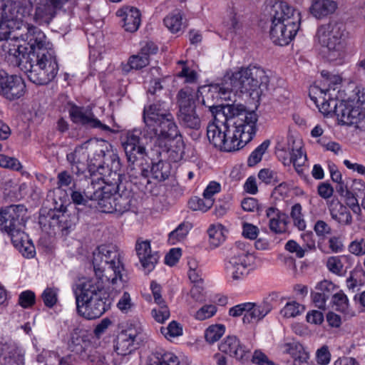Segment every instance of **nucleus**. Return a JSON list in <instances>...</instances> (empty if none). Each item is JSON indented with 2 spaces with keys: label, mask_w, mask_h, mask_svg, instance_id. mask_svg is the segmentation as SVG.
I'll use <instances>...</instances> for the list:
<instances>
[{
  "label": "nucleus",
  "mask_w": 365,
  "mask_h": 365,
  "mask_svg": "<svg viewBox=\"0 0 365 365\" xmlns=\"http://www.w3.org/2000/svg\"><path fill=\"white\" fill-rule=\"evenodd\" d=\"M159 67H153L150 74L153 77L148 88L150 105L143 110L145 127L143 131L134 130L128 133L123 147L129 163L128 169H135L134 163L145 154V145L152 140L163 151L169 150L168 143L179 135V130L173 115L166 109L168 98L161 85Z\"/></svg>",
  "instance_id": "nucleus-1"
},
{
  "label": "nucleus",
  "mask_w": 365,
  "mask_h": 365,
  "mask_svg": "<svg viewBox=\"0 0 365 365\" xmlns=\"http://www.w3.org/2000/svg\"><path fill=\"white\" fill-rule=\"evenodd\" d=\"M92 263L96 277L80 282L75 289L77 312L88 320L101 317L110 307L112 300L105 287L102 274L106 266L113 272L114 277L110 279L113 284L118 280L125 282L122 274L124 267L121 254L115 246L98 247L93 253Z\"/></svg>",
  "instance_id": "nucleus-2"
},
{
  "label": "nucleus",
  "mask_w": 365,
  "mask_h": 365,
  "mask_svg": "<svg viewBox=\"0 0 365 365\" xmlns=\"http://www.w3.org/2000/svg\"><path fill=\"white\" fill-rule=\"evenodd\" d=\"M20 38L29 46L14 45L8 50L9 57L15 64L25 69L28 78L36 85H46L56 76L58 65L54 50L46 41L44 33L38 27L24 26Z\"/></svg>",
  "instance_id": "nucleus-3"
},
{
  "label": "nucleus",
  "mask_w": 365,
  "mask_h": 365,
  "mask_svg": "<svg viewBox=\"0 0 365 365\" xmlns=\"http://www.w3.org/2000/svg\"><path fill=\"white\" fill-rule=\"evenodd\" d=\"M88 157V168L90 173L98 172L100 179L106 184L119 180L121 163L117 151L105 140H89L86 141ZM99 180V178H98Z\"/></svg>",
  "instance_id": "nucleus-4"
},
{
  "label": "nucleus",
  "mask_w": 365,
  "mask_h": 365,
  "mask_svg": "<svg viewBox=\"0 0 365 365\" xmlns=\"http://www.w3.org/2000/svg\"><path fill=\"white\" fill-rule=\"evenodd\" d=\"M226 75L235 93H250L255 98L264 95L268 90L269 76L259 67L241 68L235 72L227 71Z\"/></svg>",
  "instance_id": "nucleus-5"
},
{
  "label": "nucleus",
  "mask_w": 365,
  "mask_h": 365,
  "mask_svg": "<svg viewBox=\"0 0 365 365\" xmlns=\"http://www.w3.org/2000/svg\"><path fill=\"white\" fill-rule=\"evenodd\" d=\"M222 112L230 125L232 126L233 138L237 139L238 145L242 148L255 136L258 116L255 111L247 110L242 104H227Z\"/></svg>",
  "instance_id": "nucleus-6"
},
{
  "label": "nucleus",
  "mask_w": 365,
  "mask_h": 365,
  "mask_svg": "<svg viewBox=\"0 0 365 365\" xmlns=\"http://www.w3.org/2000/svg\"><path fill=\"white\" fill-rule=\"evenodd\" d=\"M78 221L77 216L66 207L61 210H41L38 223L43 232L51 237H66Z\"/></svg>",
  "instance_id": "nucleus-7"
},
{
  "label": "nucleus",
  "mask_w": 365,
  "mask_h": 365,
  "mask_svg": "<svg viewBox=\"0 0 365 365\" xmlns=\"http://www.w3.org/2000/svg\"><path fill=\"white\" fill-rule=\"evenodd\" d=\"M345 25L335 21L320 26L316 34L320 45L327 48L326 57L329 61L341 59L344 53Z\"/></svg>",
  "instance_id": "nucleus-8"
},
{
  "label": "nucleus",
  "mask_w": 365,
  "mask_h": 365,
  "mask_svg": "<svg viewBox=\"0 0 365 365\" xmlns=\"http://www.w3.org/2000/svg\"><path fill=\"white\" fill-rule=\"evenodd\" d=\"M177 98L180 124L185 128L194 130L195 132L191 136L193 140H198L201 135V118L197 110L194 93L190 88H185L179 91Z\"/></svg>",
  "instance_id": "nucleus-9"
},
{
  "label": "nucleus",
  "mask_w": 365,
  "mask_h": 365,
  "mask_svg": "<svg viewBox=\"0 0 365 365\" xmlns=\"http://www.w3.org/2000/svg\"><path fill=\"white\" fill-rule=\"evenodd\" d=\"M214 117V121L207 128V136L211 144L220 150L232 152L241 149L237 139L233 138L230 125L223 112L218 113Z\"/></svg>",
  "instance_id": "nucleus-10"
},
{
  "label": "nucleus",
  "mask_w": 365,
  "mask_h": 365,
  "mask_svg": "<svg viewBox=\"0 0 365 365\" xmlns=\"http://www.w3.org/2000/svg\"><path fill=\"white\" fill-rule=\"evenodd\" d=\"M27 209L24 205H11L0 210V226L11 239L17 235L24 236Z\"/></svg>",
  "instance_id": "nucleus-11"
},
{
  "label": "nucleus",
  "mask_w": 365,
  "mask_h": 365,
  "mask_svg": "<svg viewBox=\"0 0 365 365\" xmlns=\"http://www.w3.org/2000/svg\"><path fill=\"white\" fill-rule=\"evenodd\" d=\"M225 74L220 83L211 84L202 98V103L207 107L213 116L222 113L226 105L220 103L222 100L229 98L230 93L234 92L232 86Z\"/></svg>",
  "instance_id": "nucleus-12"
},
{
  "label": "nucleus",
  "mask_w": 365,
  "mask_h": 365,
  "mask_svg": "<svg viewBox=\"0 0 365 365\" xmlns=\"http://www.w3.org/2000/svg\"><path fill=\"white\" fill-rule=\"evenodd\" d=\"M120 178L119 180L110 179L113 181L111 185H116L113 199V213L120 215L127 212L136 213L138 212V201L134 197L131 183L127 181L123 182Z\"/></svg>",
  "instance_id": "nucleus-13"
},
{
  "label": "nucleus",
  "mask_w": 365,
  "mask_h": 365,
  "mask_svg": "<svg viewBox=\"0 0 365 365\" xmlns=\"http://www.w3.org/2000/svg\"><path fill=\"white\" fill-rule=\"evenodd\" d=\"M0 12V41L18 40L20 34H24V26L29 27V24H24L17 16H9L6 13V6H1Z\"/></svg>",
  "instance_id": "nucleus-14"
},
{
  "label": "nucleus",
  "mask_w": 365,
  "mask_h": 365,
  "mask_svg": "<svg viewBox=\"0 0 365 365\" xmlns=\"http://www.w3.org/2000/svg\"><path fill=\"white\" fill-rule=\"evenodd\" d=\"M68 114L71 120L77 125L86 128H98L103 131H111L108 125L103 124L96 118L91 109L87 107L69 103Z\"/></svg>",
  "instance_id": "nucleus-15"
},
{
  "label": "nucleus",
  "mask_w": 365,
  "mask_h": 365,
  "mask_svg": "<svg viewBox=\"0 0 365 365\" xmlns=\"http://www.w3.org/2000/svg\"><path fill=\"white\" fill-rule=\"evenodd\" d=\"M300 24L282 23L272 21L269 31L270 38L274 43L279 46L287 45L299 31Z\"/></svg>",
  "instance_id": "nucleus-16"
},
{
  "label": "nucleus",
  "mask_w": 365,
  "mask_h": 365,
  "mask_svg": "<svg viewBox=\"0 0 365 365\" xmlns=\"http://www.w3.org/2000/svg\"><path fill=\"white\" fill-rule=\"evenodd\" d=\"M251 255L247 250L238 251L225 264V270L234 280H238L247 274Z\"/></svg>",
  "instance_id": "nucleus-17"
},
{
  "label": "nucleus",
  "mask_w": 365,
  "mask_h": 365,
  "mask_svg": "<svg viewBox=\"0 0 365 365\" xmlns=\"http://www.w3.org/2000/svg\"><path fill=\"white\" fill-rule=\"evenodd\" d=\"M269 12L271 21L288 23V25L289 23L301 22L300 13L283 1H275L271 5Z\"/></svg>",
  "instance_id": "nucleus-18"
},
{
  "label": "nucleus",
  "mask_w": 365,
  "mask_h": 365,
  "mask_svg": "<svg viewBox=\"0 0 365 365\" xmlns=\"http://www.w3.org/2000/svg\"><path fill=\"white\" fill-rule=\"evenodd\" d=\"M219 350L244 363L250 358V350L236 336H227L219 345Z\"/></svg>",
  "instance_id": "nucleus-19"
},
{
  "label": "nucleus",
  "mask_w": 365,
  "mask_h": 365,
  "mask_svg": "<svg viewBox=\"0 0 365 365\" xmlns=\"http://www.w3.org/2000/svg\"><path fill=\"white\" fill-rule=\"evenodd\" d=\"M337 118L343 125L358 124L365 118V111L363 108L355 105L354 100L341 101V105L338 108Z\"/></svg>",
  "instance_id": "nucleus-20"
},
{
  "label": "nucleus",
  "mask_w": 365,
  "mask_h": 365,
  "mask_svg": "<svg viewBox=\"0 0 365 365\" xmlns=\"http://www.w3.org/2000/svg\"><path fill=\"white\" fill-rule=\"evenodd\" d=\"M25 88L24 81L20 76L7 74L0 86V95L9 101H14L24 94Z\"/></svg>",
  "instance_id": "nucleus-21"
},
{
  "label": "nucleus",
  "mask_w": 365,
  "mask_h": 365,
  "mask_svg": "<svg viewBox=\"0 0 365 365\" xmlns=\"http://www.w3.org/2000/svg\"><path fill=\"white\" fill-rule=\"evenodd\" d=\"M86 142L76 147L74 150L66 155L72 172L77 175L83 174L88 168V157Z\"/></svg>",
  "instance_id": "nucleus-22"
},
{
  "label": "nucleus",
  "mask_w": 365,
  "mask_h": 365,
  "mask_svg": "<svg viewBox=\"0 0 365 365\" xmlns=\"http://www.w3.org/2000/svg\"><path fill=\"white\" fill-rule=\"evenodd\" d=\"M135 250L143 268L148 272L152 271L158 263L159 255L158 252H151L150 242L148 240L138 242Z\"/></svg>",
  "instance_id": "nucleus-23"
},
{
  "label": "nucleus",
  "mask_w": 365,
  "mask_h": 365,
  "mask_svg": "<svg viewBox=\"0 0 365 365\" xmlns=\"http://www.w3.org/2000/svg\"><path fill=\"white\" fill-rule=\"evenodd\" d=\"M266 216L269 219V227L276 234L285 232L288 223V216L277 208L270 207L266 210Z\"/></svg>",
  "instance_id": "nucleus-24"
},
{
  "label": "nucleus",
  "mask_w": 365,
  "mask_h": 365,
  "mask_svg": "<svg viewBox=\"0 0 365 365\" xmlns=\"http://www.w3.org/2000/svg\"><path fill=\"white\" fill-rule=\"evenodd\" d=\"M118 16H123V25L125 31L135 32L140 24V11L134 7H125L117 11Z\"/></svg>",
  "instance_id": "nucleus-25"
},
{
  "label": "nucleus",
  "mask_w": 365,
  "mask_h": 365,
  "mask_svg": "<svg viewBox=\"0 0 365 365\" xmlns=\"http://www.w3.org/2000/svg\"><path fill=\"white\" fill-rule=\"evenodd\" d=\"M257 309H256V303L246 302L237 304L232 307L229 310V314L234 317H240L244 314L242 318L243 323L250 324L253 321H260L259 316L256 317L254 314L256 313Z\"/></svg>",
  "instance_id": "nucleus-26"
},
{
  "label": "nucleus",
  "mask_w": 365,
  "mask_h": 365,
  "mask_svg": "<svg viewBox=\"0 0 365 365\" xmlns=\"http://www.w3.org/2000/svg\"><path fill=\"white\" fill-rule=\"evenodd\" d=\"M337 3L334 0H311L310 14L317 19H323L334 14Z\"/></svg>",
  "instance_id": "nucleus-27"
},
{
  "label": "nucleus",
  "mask_w": 365,
  "mask_h": 365,
  "mask_svg": "<svg viewBox=\"0 0 365 365\" xmlns=\"http://www.w3.org/2000/svg\"><path fill=\"white\" fill-rule=\"evenodd\" d=\"M329 212L331 218L341 225L352 224L353 219L349 210L339 201H331L329 205Z\"/></svg>",
  "instance_id": "nucleus-28"
},
{
  "label": "nucleus",
  "mask_w": 365,
  "mask_h": 365,
  "mask_svg": "<svg viewBox=\"0 0 365 365\" xmlns=\"http://www.w3.org/2000/svg\"><path fill=\"white\" fill-rule=\"evenodd\" d=\"M283 351L289 354L293 359L292 365H307L309 354L299 343H287L283 345Z\"/></svg>",
  "instance_id": "nucleus-29"
},
{
  "label": "nucleus",
  "mask_w": 365,
  "mask_h": 365,
  "mask_svg": "<svg viewBox=\"0 0 365 365\" xmlns=\"http://www.w3.org/2000/svg\"><path fill=\"white\" fill-rule=\"evenodd\" d=\"M34 19L39 24H49L56 13L43 0H38Z\"/></svg>",
  "instance_id": "nucleus-30"
},
{
  "label": "nucleus",
  "mask_w": 365,
  "mask_h": 365,
  "mask_svg": "<svg viewBox=\"0 0 365 365\" xmlns=\"http://www.w3.org/2000/svg\"><path fill=\"white\" fill-rule=\"evenodd\" d=\"M258 178L266 184L276 185L279 183L276 189L285 187L286 183L283 182V175L270 168H264L259 170Z\"/></svg>",
  "instance_id": "nucleus-31"
},
{
  "label": "nucleus",
  "mask_w": 365,
  "mask_h": 365,
  "mask_svg": "<svg viewBox=\"0 0 365 365\" xmlns=\"http://www.w3.org/2000/svg\"><path fill=\"white\" fill-rule=\"evenodd\" d=\"M148 365H180V361L173 353L156 351L150 356Z\"/></svg>",
  "instance_id": "nucleus-32"
},
{
  "label": "nucleus",
  "mask_w": 365,
  "mask_h": 365,
  "mask_svg": "<svg viewBox=\"0 0 365 365\" xmlns=\"http://www.w3.org/2000/svg\"><path fill=\"white\" fill-rule=\"evenodd\" d=\"M113 194H111V190L105 187L103 194L96 198L93 202V207L98 208L102 212L113 213Z\"/></svg>",
  "instance_id": "nucleus-33"
},
{
  "label": "nucleus",
  "mask_w": 365,
  "mask_h": 365,
  "mask_svg": "<svg viewBox=\"0 0 365 365\" xmlns=\"http://www.w3.org/2000/svg\"><path fill=\"white\" fill-rule=\"evenodd\" d=\"M27 236L24 232V236L17 235L15 237H12L11 239L13 245L19 250L22 255L27 257L31 258L34 256L35 254V248L34 246L30 244L29 240H26Z\"/></svg>",
  "instance_id": "nucleus-34"
},
{
  "label": "nucleus",
  "mask_w": 365,
  "mask_h": 365,
  "mask_svg": "<svg viewBox=\"0 0 365 365\" xmlns=\"http://www.w3.org/2000/svg\"><path fill=\"white\" fill-rule=\"evenodd\" d=\"M170 164L163 160L153 163L150 168L151 177L157 181H164L170 174Z\"/></svg>",
  "instance_id": "nucleus-35"
},
{
  "label": "nucleus",
  "mask_w": 365,
  "mask_h": 365,
  "mask_svg": "<svg viewBox=\"0 0 365 365\" xmlns=\"http://www.w3.org/2000/svg\"><path fill=\"white\" fill-rule=\"evenodd\" d=\"M279 298L278 292H271L266 297L264 298L260 304H256V309L257 311L254 315L259 316L260 319H262L267 314H268L273 308V303L276 302Z\"/></svg>",
  "instance_id": "nucleus-36"
},
{
  "label": "nucleus",
  "mask_w": 365,
  "mask_h": 365,
  "mask_svg": "<svg viewBox=\"0 0 365 365\" xmlns=\"http://www.w3.org/2000/svg\"><path fill=\"white\" fill-rule=\"evenodd\" d=\"M135 349V341L128 339L123 334H118L115 344V349L118 355H128Z\"/></svg>",
  "instance_id": "nucleus-37"
},
{
  "label": "nucleus",
  "mask_w": 365,
  "mask_h": 365,
  "mask_svg": "<svg viewBox=\"0 0 365 365\" xmlns=\"http://www.w3.org/2000/svg\"><path fill=\"white\" fill-rule=\"evenodd\" d=\"M68 346L71 351L79 354L83 358L88 355L87 351L88 347H91L88 341H85L83 337L76 334H72Z\"/></svg>",
  "instance_id": "nucleus-38"
},
{
  "label": "nucleus",
  "mask_w": 365,
  "mask_h": 365,
  "mask_svg": "<svg viewBox=\"0 0 365 365\" xmlns=\"http://www.w3.org/2000/svg\"><path fill=\"white\" fill-rule=\"evenodd\" d=\"M312 99L314 101L315 103L319 107V110L322 113L327 115H331L333 113L337 116L338 108L341 105V101L331 98L329 95L327 99L325 97L323 98L320 105H319V102L316 98H312Z\"/></svg>",
  "instance_id": "nucleus-39"
},
{
  "label": "nucleus",
  "mask_w": 365,
  "mask_h": 365,
  "mask_svg": "<svg viewBox=\"0 0 365 365\" xmlns=\"http://www.w3.org/2000/svg\"><path fill=\"white\" fill-rule=\"evenodd\" d=\"M163 23L172 33H178L182 27V14L178 10H175L164 18Z\"/></svg>",
  "instance_id": "nucleus-40"
},
{
  "label": "nucleus",
  "mask_w": 365,
  "mask_h": 365,
  "mask_svg": "<svg viewBox=\"0 0 365 365\" xmlns=\"http://www.w3.org/2000/svg\"><path fill=\"white\" fill-rule=\"evenodd\" d=\"M104 187L99 182L91 180V182L87 181V186L82 191L85 197L88 198L91 202L93 203L97 197L102 196Z\"/></svg>",
  "instance_id": "nucleus-41"
},
{
  "label": "nucleus",
  "mask_w": 365,
  "mask_h": 365,
  "mask_svg": "<svg viewBox=\"0 0 365 365\" xmlns=\"http://www.w3.org/2000/svg\"><path fill=\"white\" fill-rule=\"evenodd\" d=\"M225 327L223 324H212L208 327L205 331V338L209 344L218 341L225 334Z\"/></svg>",
  "instance_id": "nucleus-42"
},
{
  "label": "nucleus",
  "mask_w": 365,
  "mask_h": 365,
  "mask_svg": "<svg viewBox=\"0 0 365 365\" xmlns=\"http://www.w3.org/2000/svg\"><path fill=\"white\" fill-rule=\"evenodd\" d=\"M270 145L269 140H265L255 150L252 152L247 160V165L250 167L255 166L262 160V155L265 153Z\"/></svg>",
  "instance_id": "nucleus-43"
},
{
  "label": "nucleus",
  "mask_w": 365,
  "mask_h": 365,
  "mask_svg": "<svg viewBox=\"0 0 365 365\" xmlns=\"http://www.w3.org/2000/svg\"><path fill=\"white\" fill-rule=\"evenodd\" d=\"M214 204V199L200 198L198 197H192L189 202V207L195 211L199 210L203 212H207Z\"/></svg>",
  "instance_id": "nucleus-44"
},
{
  "label": "nucleus",
  "mask_w": 365,
  "mask_h": 365,
  "mask_svg": "<svg viewBox=\"0 0 365 365\" xmlns=\"http://www.w3.org/2000/svg\"><path fill=\"white\" fill-rule=\"evenodd\" d=\"M220 227L221 225H219L217 227L215 225H211L207 230L210 237V244L213 247H217L225 240V235H223L222 232V230Z\"/></svg>",
  "instance_id": "nucleus-45"
},
{
  "label": "nucleus",
  "mask_w": 365,
  "mask_h": 365,
  "mask_svg": "<svg viewBox=\"0 0 365 365\" xmlns=\"http://www.w3.org/2000/svg\"><path fill=\"white\" fill-rule=\"evenodd\" d=\"M351 182L353 184L356 185H359L360 190L362 187H364V183L361 180H351V179H345L344 181L336 185L335 189L336 192L341 197H344L349 193L352 192L349 189V182Z\"/></svg>",
  "instance_id": "nucleus-46"
},
{
  "label": "nucleus",
  "mask_w": 365,
  "mask_h": 365,
  "mask_svg": "<svg viewBox=\"0 0 365 365\" xmlns=\"http://www.w3.org/2000/svg\"><path fill=\"white\" fill-rule=\"evenodd\" d=\"M304 310V307L300 304L292 302L286 304L281 310V314L286 318L295 317Z\"/></svg>",
  "instance_id": "nucleus-47"
},
{
  "label": "nucleus",
  "mask_w": 365,
  "mask_h": 365,
  "mask_svg": "<svg viewBox=\"0 0 365 365\" xmlns=\"http://www.w3.org/2000/svg\"><path fill=\"white\" fill-rule=\"evenodd\" d=\"M332 302L336 306V310L339 312H345L348 309L349 300L346 295L342 291L333 294Z\"/></svg>",
  "instance_id": "nucleus-48"
},
{
  "label": "nucleus",
  "mask_w": 365,
  "mask_h": 365,
  "mask_svg": "<svg viewBox=\"0 0 365 365\" xmlns=\"http://www.w3.org/2000/svg\"><path fill=\"white\" fill-rule=\"evenodd\" d=\"M149 63L148 58L138 52L137 54L130 56L128 65L130 66V69L139 70L147 66Z\"/></svg>",
  "instance_id": "nucleus-49"
},
{
  "label": "nucleus",
  "mask_w": 365,
  "mask_h": 365,
  "mask_svg": "<svg viewBox=\"0 0 365 365\" xmlns=\"http://www.w3.org/2000/svg\"><path fill=\"white\" fill-rule=\"evenodd\" d=\"M161 333L165 338L176 337L182 334V328L179 323L175 321L171 322L167 327H161Z\"/></svg>",
  "instance_id": "nucleus-50"
},
{
  "label": "nucleus",
  "mask_w": 365,
  "mask_h": 365,
  "mask_svg": "<svg viewBox=\"0 0 365 365\" xmlns=\"http://www.w3.org/2000/svg\"><path fill=\"white\" fill-rule=\"evenodd\" d=\"M44 304L49 308L53 307L57 302V289L46 288L41 295Z\"/></svg>",
  "instance_id": "nucleus-51"
},
{
  "label": "nucleus",
  "mask_w": 365,
  "mask_h": 365,
  "mask_svg": "<svg viewBox=\"0 0 365 365\" xmlns=\"http://www.w3.org/2000/svg\"><path fill=\"white\" fill-rule=\"evenodd\" d=\"M153 317L160 323H163L170 317V311L168 307L164 304L158 305V308H154L152 310Z\"/></svg>",
  "instance_id": "nucleus-52"
},
{
  "label": "nucleus",
  "mask_w": 365,
  "mask_h": 365,
  "mask_svg": "<svg viewBox=\"0 0 365 365\" xmlns=\"http://www.w3.org/2000/svg\"><path fill=\"white\" fill-rule=\"evenodd\" d=\"M36 296L34 292L31 290H26L20 294L19 304L23 308H29L34 304Z\"/></svg>",
  "instance_id": "nucleus-53"
},
{
  "label": "nucleus",
  "mask_w": 365,
  "mask_h": 365,
  "mask_svg": "<svg viewBox=\"0 0 365 365\" xmlns=\"http://www.w3.org/2000/svg\"><path fill=\"white\" fill-rule=\"evenodd\" d=\"M217 307L215 305L209 304L202 307L195 314V318L198 320H205L215 314Z\"/></svg>",
  "instance_id": "nucleus-54"
},
{
  "label": "nucleus",
  "mask_w": 365,
  "mask_h": 365,
  "mask_svg": "<svg viewBox=\"0 0 365 365\" xmlns=\"http://www.w3.org/2000/svg\"><path fill=\"white\" fill-rule=\"evenodd\" d=\"M142 331L143 329L139 324H130L125 329L122 330L120 334H123L128 339H132L135 342Z\"/></svg>",
  "instance_id": "nucleus-55"
},
{
  "label": "nucleus",
  "mask_w": 365,
  "mask_h": 365,
  "mask_svg": "<svg viewBox=\"0 0 365 365\" xmlns=\"http://www.w3.org/2000/svg\"><path fill=\"white\" fill-rule=\"evenodd\" d=\"M190 225L188 223H181L178 227L169 234V240H182L188 233Z\"/></svg>",
  "instance_id": "nucleus-56"
},
{
  "label": "nucleus",
  "mask_w": 365,
  "mask_h": 365,
  "mask_svg": "<svg viewBox=\"0 0 365 365\" xmlns=\"http://www.w3.org/2000/svg\"><path fill=\"white\" fill-rule=\"evenodd\" d=\"M307 160V155L302 150L301 148L297 149H292L291 153V162L293 163L294 167L302 166Z\"/></svg>",
  "instance_id": "nucleus-57"
},
{
  "label": "nucleus",
  "mask_w": 365,
  "mask_h": 365,
  "mask_svg": "<svg viewBox=\"0 0 365 365\" xmlns=\"http://www.w3.org/2000/svg\"><path fill=\"white\" fill-rule=\"evenodd\" d=\"M0 166L14 170H19L21 168V163L17 159L4 155H0Z\"/></svg>",
  "instance_id": "nucleus-58"
},
{
  "label": "nucleus",
  "mask_w": 365,
  "mask_h": 365,
  "mask_svg": "<svg viewBox=\"0 0 365 365\" xmlns=\"http://www.w3.org/2000/svg\"><path fill=\"white\" fill-rule=\"evenodd\" d=\"M71 197L75 205L93 207V203L91 202L88 198L85 197L83 191L81 190L72 191Z\"/></svg>",
  "instance_id": "nucleus-59"
},
{
  "label": "nucleus",
  "mask_w": 365,
  "mask_h": 365,
  "mask_svg": "<svg viewBox=\"0 0 365 365\" xmlns=\"http://www.w3.org/2000/svg\"><path fill=\"white\" fill-rule=\"evenodd\" d=\"M2 350L7 354L10 358H18V359H20V358L22 357L21 349L15 343L5 344L3 346Z\"/></svg>",
  "instance_id": "nucleus-60"
},
{
  "label": "nucleus",
  "mask_w": 365,
  "mask_h": 365,
  "mask_svg": "<svg viewBox=\"0 0 365 365\" xmlns=\"http://www.w3.org/2000/svg\"><path fill=\"white\" fill-rule=\"evenodd\" d=\"M252 361L257 365H277L273 361L270 360L267 355L258 350L254 352Z\"/></svg>",
  "instance_id": "nucleus-61"
},
{
  "label": "nucleus",
  "mask_w": 365,
  "mask_h": 365,
  "mask_svg": "<svg viewBox=\"0 0 365 365\" xmlns=\"http://www.w3.org/2000/svg\"><path fill=\"white\" fill-rule=\"evenodd\" d=\"M314 230L319 237H324L331 233V227L324 220H317L314 225Z\"/></svg>",
  "instance_id": "nucleus-62"
},
{
  "label": "nucleus",
  "mask_w": 365,
  "mask_h": 365,
  "mask_svg": "<svg viewBox=\"0 0 365 365\" xmlns=\"http://www.w3.org/2000/svg\"><path fill=\"white\" fill-rule=\"evenodd\" d=\"M242 235L245 238L255 240L259 233V229L257 226L245 222L242 225Z\"/></svg>",
  "instance_id": "nucleus-63"
},
{
  "label": "nucleus",
  "mask_w": 365,
  "mask_h": 365,
  "mask_svg": "<svg viewBox=\"0 0 365 365\" xmlns=\"http://www.w3.org/2000/svg\"><path fill=\"white\" fill-rule=\"evenodd\" d=\"M349 250L355 255H361L365 254V239L360 241H353L349 246Z\"/></svg>",
  "instance_id": "nucleus-64"
}]
</instances>
